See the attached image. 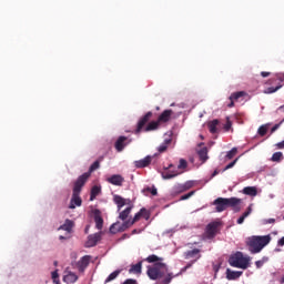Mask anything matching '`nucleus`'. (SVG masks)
Here are the masks:
<instances>
[{"label": "nucleus", "mask_w": 284, "mask_h": 284, "mask_svg": "<svg viewBox=\"0 0 284 284\" xmlns=\"http://www.w3.org/2000/svg\"><path fill=\"white\" fill-rule=\"evenodd\" d=\"M142 267H143V262H139L135 265H132L129 272L130 274H141Z\"/></svg>", "instance_id": "bb28decb"}, {"label": "nucleus", "mask_w": 284, "mask_h": 284, "mask_svg": "<svg viewBox=\"0 0 284 284\" xmlns=\"http://www.w3.org/2000/svg\"><path fill=\"white\" fill-rule=\"evenodd\" d=\"M278 150H284V140L276 144Z\"/></svg>", "instance_id": "3c124183"}, {"label": "nucleus", "mask_w": 284, "mask_h": 284, "mask_svg": "<svg viewBox=\"0 0 284 284\" xmlns=\"http://www.w3.org/2000/svg\"><path fill=\"white\" fill-rule=\"evenodd\" d=\"M181 273H178L175 276H179Z\"/></svg>", "instance_id": "338daca9"}, {"label": "nucleus", "mask_w": 284, "mask_h": 284, "mask_svg": "<svg viewBox=\"0 0 284 284\" xmlns=\"http://www.w3.org/2000/svg\"><path fill=\"white\" fill-rule=\"evenodd\" d=\"M225 132H230L232 130V121H230V118H226V123L224 124Z\"/></svg>", "instance_id": "37998d69"}, {"label": "nucleus", "mask_w": 284, "mask_h": 284, "mask_svg": "<svg viewBox=\"0 0 284 284\" xmlns=\"http://www.w3.org/2000/svg\"><path fill=\"white\" fill-rule=\"evenodd\" d=\"M133 207H134V205H130V206H128L125 210H123L122 212H120V214H119L120 221H126V220H128V216H130V214H132Z\"/></svg>", "instance_id": "412c9836"}, {"label": "nucleus", "mask_w": 284, "mask_h": 284, "mask_svg": "<svg viewBox=\"0 0 284 284\" xmlns=\"http://www.w3.org/2000/svg\"><path fill=\"white\" fill-rule=\"evenodd\" d=\"M108 183H111V185H118L119 187H121V185H123V182L125 181V179H123V176L119 175V174H114L111 178L106 179Z\"/></svg>", "instance_id": "4468645a"}, {"label": "nucleus", "mask_w": 284, "mask_h": 284, "mask_svg": "<svg viewBox=\"0 0 284 284\" xmlns=\"http://www.w3.org/2000/svg\"><path fill=\"white\" fill-rule=\"evenodd\" d=\"M280 128V125L278 124H275L272 129H271V132L272 133H274V132H276V130Z\"/></svg>", "instance_id": "5fc2aeb1"}, {"label": "nucleus", "mask_w": 284, "mask_h": 284, "mask_svg": "<svg viewBox=\"0 0 284 284\" xmlns=\"http://www.w3.org/2000/svg\"><path fill=\"white\" fill-rule=\"evenodd\" d=\"M130 143H132V139L121 135L115 141L114 148L116 152H123V150H125L126 145H130Z\"/></svg>", "instance_id": "0eeeda50"}, {"label": "nucleus", "mask_w": 284, "mask_h": 284, "mask_svg": "<svg viewBox=\"0 0 284 284\" xmlns=\"http://www.w3.org/2000/svg\"><path fill=\"white\" fill-rule=\"evenodd\" d=\"M132 234H139V230L134 229V230L132 231Z\"/></svg>", "instance_id": "052dcab7"}, {"label": "nucleus", "mask_w": 284, "mask_h": 284, "mask_svg": "<svg viewBox=\"0 0 284 284\" xmlns=\"http://www.w3.org/2000/svg\"><path fill=\"white\" fill-rule=\"evenodd\" d=\"M99 194H101V187L94 185V186L91 189L90 201H94V199H97V196H99Z\"/></svg>", "instance_id": "c85d7f7f"}, {"label": "nucleus", "mask_w": 284, "mask_h": 284, "mask_svg": "<svg viewBox=\"0 0 284 284\" xmlns=\"http://www.w3.org/2000/svg\"><path fill=\"white\" fill-rule=\"evenodd\" d=\"M267 261H268L267 257H263V260L256 261V262H255V265H256L257 270H261V267H262L263 265H265V262H267Z\"/></svg>", "instance_id": "a19ab883"}, {"label": "nucleus", "mask_w": 284, "mask_h": 284, "mask_svg": "<svg viewBox=\"0 0 284 284\" xmlns=\"http://www.w3.org/2000/svg\"><path fill=\"white\" fill-rule=\"evenodd\" d=\"M237 162H239V158H236L233 162L229 163V164L225 166L224 171H225V170H232V168H233L234 165H236Z\"/></svg>", "instance_id": "c03bdc74"}, {"label": "nucleus", "mask_w": 284, "mask_h": 284, "mask_svg": "<svg viewBox=\"0 0 284 284\" xmlns=\"http://www.w3.org/2000/svg\"><path fill=\"white\" fill-rule=\"evenodd\" d=\"M63 239H65L63 235H60V241H63Z\"/></svg>", "instance_id": "680f3d73"}, {"label": "nucleus", "mask_w": 284, "mask_h": 284, "mask_svg": "<svg viewBox=\"0 0 284 284\" xmlns=\"http://www.w3.org/2000/svg\"><path fill=\"white\" fill-rule=\"evenodd\" d=\"M271 241L272 236L270 235H253L248 237L246 245L251 254H258L263 250V247L270 245Z\"/></svg>", "instance_id": "7ed1b4c3"}, {"label": "nucleus", "mask_w": 284, "mask_h": 284, "mask_svg": "<svg viewBox=\"0 0 284 284\" xmlns=\"http://www.w3.org/2000/svg\"><path fill=\"white\" fill-rule=\"evenodd\" d=\"M281 159H283V153L282 152H275L272 155V161L275 163H278V161H281Z\"/></svg>", "instance_id": "c9c22d12"}, {"label": "nucleus", "mask_w": 284, "mask_h": 284, "mask_svg": "<svg viewBox=\"0 0 284 284\" xmlns=\"http://www.w3.org/2000/svg\"><path fill=\"white\" fill-rule=\"evenodd\" d=\"M88 179H90V173H85L80 175L77 181L73 184V193L70 201L69 209L74 210L75 207H81L83 200H81V190H83V186L85 183H88Z\"/></svg>", "instance_id": "f03ea898"}, {"label": "nucleus", "mask_w": 284, "mask_h": 284, "mask_svg": "<svg viewBox=\"0 0 284 284\" xmlns=\"http://www.w3.org/2000/svg\"><path fill=\"white\" fill-rule=\"evenodd\" d=\"M243 194H246V196H256L258 191L256 190V186H246L243 189Z\"/></svg>", "instance_id": "b1692460"}, {"label": "nucleus", "mask_w": 284, "mask_h": 284, "mask_svg": "<svg viewBox=\"0 0 284 284\" xmlns=\"http://www.w3.org/2000/svg\"><path fill=\"white\" fill-rule=\"evenodd\" d=\"M152 159H154V156L146 155L142 160L134 161V166L138 168V169L148 168L150 165V163H152Z\"/></svg>", "instance_id": "f8f14e48"}, {"label": "nucleus", "mask_w": 284, "mask_h": 284, "mask_svg": "<svg viewBox=\"0 0 284 284\" xmlns=\"http://www.w3.org/2000/svg\"><path fill=\"white\" fill-rule=\"evenodd\" d=\"M281 283H284V276L281 278Z\"/></svg>", "instance_id": "0e129e2a"}, {"label": "nucleus", "mask_w": 284, "mask_h": 284, "mask_svg": "<svg viewBox=\"0 0 284 284\" xmlns=\"http://www.w3.org/2000/svg\"><path fill=\"white\" fill-rule=\"evenodd\" d=\"M90 265V255H84L81 257V260L78 262V267L81 272L85 270Z\"/></svg>", "instance_id": "f3484780"}, {"label": "nucleus", "mask_w": 284, "mask_h": 284, "mask_svg": "<svg viewBox=\"0 0 284 284\" xmlns=\"http://www.w3.org/2000/svg\"><path fill=\"white\" fill-rule=\"evenodd\" d=\"M64 283H77L79 281V276L72 272H69L67 275L63 277Z\"/></svg>", "instance_id": "4be33fe9"}, {"label": "nucleus", "mask_w": 284, "mask_h": 284, "mask_svg": "<svg viewBox=\"0 0 284 284\" xmlns=\"http://www.w3.org/2000/svg\"><path fill=\"white\" fill-rule=\"evenodd\" d=\"M234 101L235 100H231V103L229 104V108H234Z\"/></svg>", "instance_id": "13d9d810"}, {"label": "nucleus", "mask_w": 284, "mask_h": 284, "mask_svg": "<svg viewBox=\"0 0 284 284\" xmlns=\"http://www.w3.org/2000/svg\"><path fill=\"white\" fill-rule=\"evenodd\" d=\"M252 214V206H248L247 210L237 219V225H243L245 219Z\"/></svg>", "instance_id": "393cba45"}, {"label": "nucleus", "mask_w": 284, "mask_h": 284, "mask_svg": "<svg viewBox=\"0 0 284 284\" xmlns=\"http://www.w3.org/2000/svg\"><path fill=\"white\" fill-rule=\"evenodd\" d=\"M276 79H277V81H281V83H283V81H284V73H277L276 74Z\"/></svg>", "instance_id": "49530a36"}, {"label": "nucleus", "mask_w": 284, "mask_h": 284, "mask_svg": "<svg viewBox=\"0 0 284 284\" xmlns=\"http://www.w3.org/2000/svg\"><path fill=\"white\" fill-rule=\"evenodd\" d=\"M74 227V222L72 220H65L64 224L60 226V230H64V232H72Z\"/></svg>", "instance_id": "a878e982"}, {"label": "nucleus", "mask_w": 284, "mask_h": 284, "mask_svg": "<svg viewBox=\"0 0 284 284\" xmlns=\"http://www.w3.org/2000/svg\"><path fill=\"white\" fill-rule=\"evenodd\" d=\"M191 196H194V191L189 192L187 194H184L181 196V201H187Z\"/></svg>", "instance_id": "a18cd8bd"}, {"label": "nucleus", "mask_w": 284, "mask_h": 284, "mask_svg": "<svg viewBox=\"0 0 284 284\" xmlns=\"http://www.w3.org/2000/svg\"><path fill=\"white\" fill-rule=\"evenodd\" d=\"M247 94L245 91H237L230 95V101H239L241 98Z\"/></svg>", "instance_id": "cd10ccee"}, {"label": "nucleus", "mask_w": 284, "mask_h": 284, "mask_svg": "<svg viewBox=\"0 0 284 284\" xmlns=\"http://www.w3.org/2000/svg\"><path fill=\"white\" fill-rule=\"evenodd\" d=\"M266 223H270V224L276 223V220L275 219H268V220H266Z\"/></svg>", "instance_id": "6e6d98bb"}, {"label": "nucleus", "mask_w": 284, "mask_h": 284, "mask_svg": "<svg viewBox=\"0 0 284 284\" xmlns=\"http://www.w3.org/2000/svg\"><path fill=\"white\" fill-rule=\"evenodd\" d=\"M281 88H283V84H278L277 87H271L267 88L264 92L265 94H274V92H278V90H281Z\"/></svg>", "instance_id": "2f4dec72"}, {"label": "nucleus", "mask_w": 284, "mask_h": 284, "mask_svg": "<svg viewBox=\"0 0 284 284\" xmlns=\"http://www.w3.org/2000/svg\"><path fill=\"white\" fill-rule=\"evenodd\" d=\"M241 276H243V271H232L230 268L226 270L227 281H236V278H241Z\"/></svg>", "instance_id": "2eb2a0df"}, {"label": "nucleus", "mask_w": 284, "mask_h": 284, "mask_svg": "<svg viewBox=\"0 0 284 284\" xmlns=\"http://www.w3.org/2000/svg\"><path fill=\"white\" fill-rule=\"evenodd\" d=\"M174 114V111L172 109L164 110L158 118V123H168L170 119H172V115Z\"/></svg>", "instance_id": "9b49d317"}, {"label": "nucleus", "mask_w": 284, "mask_h": 284, "mask_svg": "<svg viewBox=\"0 0 284 284\" xmlns=\"http://www.w3.org/2000/svg\"><path fill=\"white\" fill-rule=\"evenodd\" d=\"M150 119H152V111H149L140 118L136 124V129L134 130V134H141V132H152L154 130H159V121H152L150 122ZM149 123V124H148ZM146 125V126H145Z\"/></svg>", "instance_id": "20e7f679"}, {"label": "nucleus", "mask_w": 284, "mask_h": 284, "mask_svg": "<svg viewBox=\"0 0 284 284\" xmlns=\"http://www.w3.org/2000/svg\"><path fill=\"white\" fill-rule=\"evenodd\" d=\"M54 265H57V262H54Z\"/></svg>", "instance_id": "774afa93"}, {"label": "nucleus", "mask_w": 284, "mask_h": 284, "mask_svg": "<svg viewBox=\"0 0 284 284\" xmlns=\"http://www.w3.org/2000/svg\"><path fill=\"white\" fill-rule=\"evenodd\" d=\"M192 187V184L190 182H186L185 184H180L178 185V191L179 192H187Z\"/></svg>", "instance_id": "72a5a7b5"}, {"label": "nucleus", "mask_w": 284, "mask_h": 284, "mask_svg": "<svg viewBox=\"0 0 284 284\" xmlns=\"http://www.w3.org/2000/svg\"><path fill=\"white\" fill-rule=\"evenodd\" d=\"M132 222L130 220L121 222H115L110 226L111 234H119V232H125V230H130L132 227Z\"/></svg>", "instance_id": "423d86ee"}, {"label": "nucleus", "mask_w": 284, "mask_h": 284, "mask_svg": "<svg viewBox=\"0 0 284 284\" xmlns=\"http://www.w3.org/2000/svg\"><path fill=\"white\" fill-rule=\"evenodd\" d=\"M270 74H271V73L267 72V71H262V72H261V77H263L264 79L267 78V77H270Z\"/></svg>", "instance_id": "8fccbe9b"}, {"label": "nucleus", "mask_w": 284, "mask_h": 284, "mask_svg": "<svg viewBox=\"0 0 284 284\" xmlns=\"http://www.w3.org/2000/svg\"><path fill=\"white\" fill-rule=\"evenodd\" d=\"M101 241V235L93 234L88 236L87 247H94Z\"/></svg>", "instance_id": "dca6fc26"}, {"label": "nucleus", "mask_w": 284, "mask_h": 284, "mask_svg": "<svg viewBox=\"0 0 284 284\" xmlns=\"http://www.w3.org/2000/svg\"><path fill=\"white\" fill-rule=\"evenodd\" d=\"M241 203L239 197H226V209L232 207L235 212H241Z\"/></svg>", "instance_id": "9d476101"}, {"label": "nucleus", "mask_w": 284, "mask_h": 284, "mask_svg": "<svg viewBox=\"0 0 284 284\" xmlns=\"http://www.w3.org/2000/svg\"><path fill=\"white\" fill-rule=\"evenodd\" d=\"M151 194H152V196H156V194H159V191L156 190V186L151 187Z\"/></svg>", "instance_id": "09e8293b"}, {"label": "nucleus", "mask_w": 284, "mask_h": 284, "mask_svg": "<svg viewBox=\"0 0 284 284\" xmlns=\"http://www.w3.org/2000/svg\"><path fill=\"white\" fill-rule=\"evenodd\" d=\"M95 227L98 230H103V217L101 216V211L99 209H95L93 211Z\"/></svg>", "instance_id": "ddd939ff"}, {"label": "nucleus", "mask_w": 284, "mask_h": 284, "mask_svg": "<svg viewBox=\"0 0 284 284\" xmlns=\"http://www.w3.org/2000/svg\"><path fill=\"white\" fill-rule=\"evenodd\" d=\"M229 265L240 270H247L250 267V258L243 256L242 252H236L229 258Z\"/></svg>", "instance_id": "39448f33"}, {"label": "nucleus", "mask_w": 284, "mask_h": 284, "mask_svg": "<svg viewBox=\"0 0 284 284\" xmlns=\"http://www.w3.org/2000/svg\"><path fill=\"white\" fill-rule=\"evenodd\" d=\"M197 156L200 158V161H202V163H205V161H207V159H209L207 146H203L202 149H200L197 151Z\"/></svg>", "instance_id": "5701e85b"}, {"label": "nucleus", "mask_w": 284, "mask_h": 284, "mask_svg": "<svg viewBox=\"0 0 284 284\" xmlns=\"http://www.w3.org/2000/svg\"><path fill=\"white\" fill-rule=\"evenodd\" d=\"M156 110H161V108L156 106Z\"/></svg>", "instance_id": "69168bd1"}, {"label": "nucleus", "mask_w": 284, "mask_h": 284, "mask_svg": "<svg viewBox=\"0 0 284 284\" xmlns=\"http://www.w3.org/2000/svg\"><path fill=\"white\" fill-rule=\"evenodd\" d=\"M123 239H129L128 234H124V235H123Z\"/></svg>", "instance_id": "e2e57ef3"}, {"label": "nucleus", "mask_w": 284, "mask_h": 284, "mask_svg": "<svg viewBox=\"0 0 284 284\" xmlns=\"http://www.w3.org/2000/svg\"><path fill=\"white\" fill-rule=\"evenodd\" d=\"M215 212H225L227 210V197H217L213 201Z\"/></svg>", "instance_id": "1a4fd4ad"}, {"label": "nucleus", "mask_w": 284, "mask_h": 284, "mask_svg": "<svg viewBox=\"0 0 284 284\" xmlns=\"http://www.w3.org/2000/svg\"><path fill=\"white\" fill-rule=\"evenodd\" d=\"M219 174V170H215L213 173H212V179H214V176H217Z\"/></svg>", "instance_id": "4d7b16f0"}, {"label": "nucleus", "mask_w": 284, "mask_h": 284, "mask_svg": "<svg viewBox=\"0 0 284 284\" xmlns=\"http://www.w3.org/2000/svg\"><path fill=\"white\" fill-rule=\"evenodd\" d=\"M51 276H52L53 281H57V278H59V271H53L51 273Z\"/></svg>", "instance_id": "de8ad7c7"}, {"label": "nucleus", "mask_w": 284, "mask_h": 284, "mask_svg": "<svg viewBox=\"0 0 284 284\" xmlns=\"http://www.w3.org/2000/svg\"><path fill=\"white\" fill-rule=\"evenodd\" d=\"M143 194H145V192H152V187L148 186L145 189L142 190Z\"/></svg>", "instance_id": "864d4df0"}, {"label": "nucleus", "mask_w": 284, "mask_h": 284, "mask_svg": "<svg viewBox=\"0 0 284 284\" xmlns=\"http://www.w3.org/2000/svg\"><path fill=\"white\" fill-rule=\"evenodd\" d=\"M113 201L115 205H118V212H121V209L126 205L125 199H123L121 195H114Z\"/></svg>", "instance_id": "aec40b11"}, {"label": "nucleus", "mask_w": 284, "mask_h": 284, "mask_svg": "<svg viewBox=\"0 0 284 284\" xmlns=\"http://www.w3.org/2000/svg\"><path fill=\"white\" fill-rule=\"evenodd\" d=\"M221 122L219 121V120H213V121H210L209 123H207V128H209V132H211V134H216L217 132H219V124H220Z\"/></svg>", "instance_id": "a211bd4d"}, {"label": "nucleus", "mask_w": 284, "mask_h": 284, "mask_svg": "<svg viewBox=\"0 0 284 284\" xmlns=\"http://www.w3.org/2000/svg\"><path fill=\"white\" fill-rule=\"evenodd\" d=\"M187 169V161L185 159H181L178 165V170H186Z\"/></svg>", "instance_id": "58836bf2"}, {"label": "nucleus", "mask_w": 284, "mask_h": 284, "mask_svg": "<svg viewBox=\"0 0 284 284\" xmlns=\"http://www.w3.org/2000/svg\"><path fill=\"white\" fill-rule=\"evenodd\" d=\"M144 261L146 263H154L152 267H148L146 274L151 281H158V284H170L174 274L170 273L168 264L163 263V257L155 254L149 255Z\"/></svg>", "instance_id": "f257e3e1"}, {"label": "nucleus", "mask_w": 284, "mask_h": 284, "mask_svg": "<svg viewBox=\"0 0 284 284\" xmlns=\"http://www.w3.org/2000/svg\"><path fill=\"white\" fill-rule=\"evenodd\" d=\"M170 145H172V138L165 139L163 143L158 148V152H160V154L168 152V148H170Z\"/></svg>", "instance_id": "6ab92c4d"}, {"label": "nucleus", "mask_w": 284, "mask_h": 284, "mask_svg": "<svg viewBox=\"0 0 284 284\" xmlns=\"http://www.w3.org/2000/svg\"><path fill=\"white\" fill-rule=\"evenodd\" d=\"M257 134H260V136H265V134H267V126L261 125L257 130Z\"/></svg>", "instance_id": "ea45409f"}, {"label": "nucleus", "mask_w": 284, "mask_h": 284, "mask_svg": "<svg viewBox=\"0 0 284 284\" xmlns=\"http://www.w3.org/2000/svg\"><path fill=\"white\" fill-rule=\"evenodd\" d=\"M277 245H280L281 247H283V245H284V236L278 240Z\"/></svg>", "instance_id": "603ef678"}, {"label": "nucleus", "mask_w": 284, "mask_h": 284, "mask_svg": "<svg viewBox=\"0 0 284 284\" xmlns=\"http://www.w3.org/2000/svg\"><path fill=\"white\" fill-rule=\"evenodd\" d=\"M219 227H221V222H211L206 226V236L209 239H214L219 234Z\"/></svg>", "instance_id": "6e6552de"}, {"label": "nucleus", "mask_w": 284, "mask_h": 284, "mask_svg": "<svg viewBox=\"0 0 284 284\" xmlns=\"http://www.w3.org/2000/svg\"><path fill=\"white\" fill-rule=\"evenodd\" d=\"M140 213L142 214L141 215L142 219H145V221H150L151 213H150V211H148V209L142 207L140 210Z\"/></svg>", "instance_id": "f704fd0d"}, {"label": "nucleus", "mask_w": 284, "mask_h": 284, "mask_svg": "<svg viewBox=\"0 0 284 284\" xmlns=\"http://www.w3.org/2000/svg\"><path fill=\"white\" fill-rule=\"evenodd\" d=\"M99 168H101V162L99 160H97L95 162H93L91 164V166L89 168V172L83 173V174H89V178L91 176L92 172L99 170Z\"/></svg>", "instance_id": "c756f323"}, {"label": "nucleus", "mask_w": 284, "mask_h": 284, "mask_svg": "<svg viewBox=\"0 0 284 284\" xmlns=\"http://www.w3.org/2000/svg\"><path fill=\"white\" fill-rule=\"evenodd\" d=\"M175 176H179V173H170V172L162 173V179L164 180L174 179Z\"/></svg>", "instance_id": "e433bc0d"}, {"label": "nucleus", "mask_w": 284, "mask_h": 284, "mask_svg": "<svg viewBox=\"0 0 284 284\" xmlns=\"http://www.w3.org/2000/svg\"><path fill=\"white\" fill-rule=\"evenodd\" d=\"M141 211H139L135 215H134V217L132 219V220H130V222L132 223V225H134V223H138V221H141Z\"/></svg>", "instance_id": "79ce46f5"}, {"label": "nucleus", "mask_w": 284, "mask_h": 284, "mask_svg": "<svg viewBox=\"0 0 284 284\" xmlns=\"http://www.w3.org/2000/svg\"><path fill=\"white\" fill-rule=\"evenodd\" d=\"M237 153H239V149L233 148L231 151L226 153V159H229V161H232V159H234Z\"/></svg>", "instance_id": "473e14b6"}, {"label": "nucleus", "mask_w": 284, "mask_h": 284, "mask_svg": "<svg viewBox=\"0 0 284 284\" xmlns=\"http://www.w3.org/2000/svg\"><path fill=\"white\" fill-rule=\"evenodd\" d=\"M172 168H174V164H170L166 170H172Z\"/></svg>", "instance_id": "bf43d9fd"}, {"label": "nucleus", "mask_w": 284, "mask_h": 284, "mask_svg": "<svg viewBox=\"0 0 284 284\" xmlns=\"http://www.w3.org/2000/svg\"><path fill=\"white\" fill-rule=\"evenodd\" d=\"M201 250L199 248H194L192 251L186 252V256L187 258H194V256H196V254H200Z\"/></svg>", "instance_id": "4c0bfd02"}, {"label": "nucleus", "mask_w": 284, "mask_h": 284, "mask_svg": "<svg viewBox=\"0 0 284 284\" xmlns=\"http://www.w3.org/2000/svg\"><path fill=\"white\" fill-rule=\"evenodd\" d=\"M119 274H121V270H116L113 273H111L106 280L104 281V283H110L112 281H114V278H116L119 276Z\"/></svg>", "instance_id": "7c9ffc66"}]
</instances>
